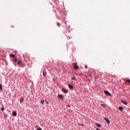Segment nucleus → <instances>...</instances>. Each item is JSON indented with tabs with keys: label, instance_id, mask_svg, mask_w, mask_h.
<instances>
[{
	"label": "nucleus",
	"instance_id": "1",
	"mask_svg": "<svg viewBox=\"0 0 130 130\" xmlns=\"http://www.w3.org/2000/svg\"><path fill=\"white\" fill-rule=\"evenodd\" d=\"M104 93L106 94V95H108V96H111V93H110V92L107 90H105Z\"/></svg>",
	"mask_w": 130,
	"mask_h": 130
},
{
	"label": "nucleus",
	"instance_id": "2",
	"mask_svg": "<svg viewBox=\"0 0 130 130\" xmlns=\"http://www.w3.org/2000/svg\"><path fill=\"white\" fill-rule=\"evenodd\" d=\"M61 91H62V92H63V93H64V94H67V93H68L69 92V91L67 90L64 88L61 89Z\"/></svg>",
	"mask_w": 130,
	"mask_h": 130
},
{
	"label": "nucleus",
	"instance_id": "3",
	"mask_svg": "<svg viewBox=\"0 0 130 130\" xmlns=\"http://www.w3.org/2000/svg\"><path fill=\"white\" fill-rule=\"evenodd\" d=\"M74 68L76 70H79V67L77 66V63H74Z\"/></svg>",
	"mask_w": 130,
	"mask_h": 130
},
{
	"label": "nucleus",
	"instance_id": "4",
	"mask_svg": "<svg viewBox=\"0 0 130 130\" xmlns=\"http://www.w3.org/2000/svg\"><path fill=\"white\" fill-rule=\"evenodd\" d=\"M105 120H106V122H107V123H110V121L109 120V119H108V118L105 117L104 118Z\"/></svg>",
	"mask_w": 130,
	"mask_h": 130
},
{
	"label": "nucleus",
	"instance_id": "5",
	"mask_svg": "<svg viewBox=\"0 0 130 130\" xmlns=\"http://www.w3.org/2000/svg\"><path fill=\"white\" fill-rule=\"evenodd\" d=\"M121 102L123 104H124V105H127V102L125 101H121Z\"/></svg>",
	"mask_w": 130,
	"mask_h": 130
},
{
	"label": "nucleus",
	"instance_id": "6",
	"mask_svg": "<svg viewBox=\"0 0 130 130\" xmlns=\"http://www.w3.org/2000/svg\"><path fill=\"white\" fill-rule=\"evenodd\" d=\"M68 87L69 88V89H74V86H73V85H71V84H69L68 85Z\"/></svg>",
	"mask_w": 130,
	"mask_h": 130
},
{
	"label": "nucleus",
	"instance_id": "7",
	"mask_svg": "<svg viewBox=\"0 0 130 130\" xmlns=\"http://www.w3.org/2000/svg\"><path fill=\"white\" fill-rule=\"evenodd\" d=\"M12 115H13V116H17V112L14 111V112L12 113Z\"/></svg>",
	"mask_w": 130,
	"mask_h": 130
},
{
	"label": "nucleus",
	"instance_id": "8",
	"mask_svg": "<svg viewBox=\"0 0 130 130\" xmlns=\"http://www.w3.org/2000/svg\"><path fill=\"white\" fill-rule=\"evenodd\" d=\"M95 125L98 126V127H101V124L98 123H95Z\"/></svg>",
	"mask_w": 130,
	"mask_h": 130
},
{
	"label": "nucleus",
	"instance_id": "9",
	"mask_svg": "<svg viewBox=\"0 0 130 130\" xmlns=\"http://www.w3.org/2000/svg\"><path fill=\"white\" fill-rule=\"evenodd\" d=\"M58 98H59V99H62V98H63L62 95H61V94H58Z\"/></svg>",
	"mask_w": 130,
	"mask_h": 130
},
{
	"label": "nucleus",
	"instance_id": "10",
	"mask_svg": "<svg viewBox=\"0 0 130 130\" xmlns=\"http://www.w3.org/2000/svg\"><path fill=\"white\" fill-rule=\"evenodd\" d=\"M118 109L120 111H122L123 110V108H122V107H119Z\"/></svg>",
	"mask_w": 130,
	"mask_h": 130
},
{
	"label": "nucleus",
	"instance_id": "11",
	"mask_svg": "<svg viewBox=\"0 0 130 130\" xmlns=\"http://www.w3.org/2000/svg\"><path fill=\"white\" fill-rule=\"evenodd\" d=\"M23 102H24V98H22L21 99H20V103H22Z\"/></svg>",
	"mask_w": 130,
	"mask_h": 130
},
{
	"label": "nucleus",
	"instance_id": "12",
	"mask_svg": "<svg viewBox=\"0 0 130 130\" xmlns=\"http://www.w3.org/2000/svg\"><path fill=\"white\" fill-rule=\"evenodd\" d=\"M10 56H11V57H15V55H14V54H11L10 55Z\"/></svg>",
	"mask_w": 130,
	"mask_h": 130
},
{
	"label": "nucleus",
	"instance_id": "13",
	"mask_svg": "<svg viewBox=\"0 0 130 130\" xmlns=\"http://www.w3.org/2000/svg\"><path fill=\"white\" fill-rule=\"evenodd\" d=\"M41 103L42 104H44V100H41Z\"/></svg>",
	"mask_w": 130,
	"mask_h": 130
},
{
	"label": "nucleus",
	"instance_id": "14",
	"mask_svg": "<svg viewBox=\"0 0 130 130\" xmlns=\"http://www.w3.org/2000/svg\"><path fill=\"white\" fill-rule=\"evenodd\" d=\"M4 110H5V108L4 107H2L1 108V111H4Z\"/></svg>",
	"mask_w": 130,
	"mask_h": 130
},
{
	"label": "nucleus",
	"instance_id": "15",
	"mask_svg": "<svg viewBox=\"0 0 130 130\" xmlns=\"http://www.w3.org/2000/svg\"><path fill=\"white\" fill-rule=\"evenodd\" d=\"M0 90H3V85L0 84Z\"/></svg>",
	"mask_w": 130,
	"mask_h": 130
},
{
	"label": "nucleus",
	"instance_id": "16",
	"mask_svg": "<svg viewBox=\"0 0 130 130\" xmlns=\"http://www.w3.org/2000/svg\"><path fill=\"white\" fill-rule=\"evenodd\" d=\"M43 75L44 77H46V74H45V73H44V72H43Z\"/></svg>",
	"mask_w": 130,
	"mask_h": 130
},
{
	"label": "nucleus",
	"instance_id": "17",
	"mask_svg": "<svg viewBox=\"0 0 130 130\" xmlns=\"http://www.w3.org/2000/svg\"><path fill=\"white\" fill-rule=\"evenodd\" d=\"M13 60L15 62H17V61H18V60L16 58L14 59Z\"/></svg>",
	"mask_w": 130,
	"mask_h": 130
},
{
	"label": "nucleus",
	"instance_id": "18",
	"mask_svg": "<svg viewBox=\"0 0 130 130\" xmlns=\"http://www.w3.org/2000/svg\"><path fill=\"white\" fill-rule=\"evenodd\" d=\"M72 80H73V81H75L76 80V77H73L72 78Z\"/></svg>",
	"mask_w": 130,
	"mask_h": 130
},
{
	"label": "nucleus",
	"instance_id": "19",
	"mask_svg": "<svg viewBox=\"0 0 130 130\" xmlns=\"http://www.w3.org/2000/svg\"><path fill=\"white\" fill-rule=\"evenodd\" d=\"M17 63H18V64H21V61L18 60Z\"/></svg>",
	"mask_w": 130,
	"mask_h": 130
},
{
	"label": "nucleus",
	"instance_id": "20",
	"mask_svg": "<svg viewBox=\"0 0 130 130\" xmlns=\"http://www.w3.org/2000/svg\"><path fill=\"white\" fill-rule=\"evenodd\" d=\"M102 106H103L104 107H106V105H105V104H102Z\"/></svg>",
	"mask_w": 130,
	"mask_h": 130
},
{
	"label": "nucleus",
	"instance_id": "21",
	"mask_svg": "<svg viewBox=\"0 0 130 130\" xmlns=\"http://www.w3.org/2000/svg\"><path fill=\"white\" fill-rule=\"evenodd\" d=\"M57 25L58 26V27H60V24H59V23H57Z\"/></svg>",
	"mask_w": 130,
	"mask_h": 130
},
{
	"label": "nucleus",
	"instance_id": "22",
	"mask_svg": "<svg viewBox=\"0 0 130 130\" xmlns=\"http://www.w3.org/2000/svg\"><path fill=\"white\" fill-rule=\"evenodd\" d=\"M37 130H42V128H39L37 129Z\"/></svg>",
	"mask_w": 130,
	"mask_h": 130
},
{
	"label": "nucleus",
	"instance_id": "23",
	"mask_svg": "<svg viewBox=\"0 0 130 130\" xmlns=\"http://www.w3.org/2000/svg\"><path fill=\"white\" fill-rule=\"evenodd\" d=\"M46 103L47 104H49L48 101H46Z\"/></svg>",
	"mask_w": 130,
	"mask_h": 130
},
{
	"label": "nucleus",
	"instance_id": "24",
	"mask_svg": "<svg viewBox=\"0 0 130 130\" xmlns=\"http://www.w3.org/2000/svg\"><path fill=\"white\" fill-rule=\"evenodd\" d=\"M68 107H71V106L70 105H68Z\"/></svg>",
	"mask_w": 130,
	"mask_h": 130
},
{
	"label": "nucleus",
	"instance_id": "25",
	"mask_svg": "<svg viewBox=\"0 0 130 130\" xmlns=\"http://www.w3.org/2000/svg\"><path fill=\"white\" fill-rule=\"evenodd\" d=\"M84 68H85L86 69H87V66H84Z\"/></svg>",
	"mask_w": 130,
	"mask_h": 130
},
{
	"label": "nucleus",
	"instance_id": "26",
	"mask_svg": "<svg viewBox=\"0 0 130 130\" xmlns=\"http://www.w3.org/2000/svg\"><path fill=\"white\" fill-rule=\"evenodd\" d=\"M81 125H83V124H81Z\"/></svg>",
	"mask_w": 130,
	"mask_h": 130
}]
</instances>
